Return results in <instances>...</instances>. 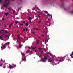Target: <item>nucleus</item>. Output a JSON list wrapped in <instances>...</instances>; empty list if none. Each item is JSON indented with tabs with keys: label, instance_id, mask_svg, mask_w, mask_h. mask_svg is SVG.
<instances>
[{
	"label": "nucleus",
	"instance_id": "40",
	"mask_svg": "<svg viewBox=\"0 0 73 73\" xmlns=\"http://www.w3.org/2000/svg\"><path fill=\"white\" fill-rule=\"evenodd\" d=\"M50 23H49V25H48V26H50Z\"/></svg>",
	"mask_w": 73,
	"mask_h": 73
},
{
	"label": "nucleus",
	"instance_id": "47",
	"mask_svg": "<svg viewBox=\"0 0 73 73\" xmlns=\"http://www.w3.org/2000/svg\"><path fill=\"white\" fill-rule=\"evenodd\" d=\"M23 25V24H20V25Z\"/></svg>",
	"mask_w": 73,
	"mask_h": 73
},
{
	"label": "nucleus",
	"instance_id": "21",
	"mask_svg": "<svg viewBox=\"0 0 73 73\" xmlns=\"http://www.w3.org/2000/svg\"><path fill=\"white\" fill-rule=\"evenodd\" d=\"M39 42H40V41H39L38 40L37 41V44H39Z\"/></svg>",
	"mask_w": 73,
	"mask_h": 73
},
{
	"label": "nucleus",
	"instance_id": "1",
	"mask_svg": "<svg viewBox=\"0 0 73 73\" xmlns=\"http://www.w3.org/2000/svg\"><path fill=\"white\" fill-rule=\"evenodd\" d=\"M10 0H5L3 3V7L6 8L7 6L9 5Z\"/></svg>",
	"mask_w": 73,
	"mask_h": 73
},
{
	"label": "nucleus",
	"instance_id": "31",
	"mask_svg": "<svg viewBox=\"0 0 73 73\" xmlns=\"http://www.w3.org/2000/svg\"><path fill=\"white\" fill-rule=\"evenodd\" d=\"M36 48V47H33L32 49H35V48Z\"/></svg>",
	"mask_w": 73,
	"mask_h": 73
},
{
	"label": "nucleus",
	"instance_id": "45",
	"mask_svg": "<svg viewBox=\"0 0 73 73\" xmlns=\"http://www.w3.org/2000/svg\"><path fill=\"white\" fill-rule=\"evenodd\" d=\"M42 36L43 37H44V36H45V35H42Z\"/></svg>",
	"mask_w": 73,
	"mask_h": 73
},
{
	"label": "nucleus",
	"instance_id": "44",
	"mask_svg": "<svg viewBox=\"0 0 73 73\" xmlns=\"http://www.w3.org/2000/svg\"><path fill=\"white\" fill-rule=\"evenodd\" d=\"M36 9H38V10H39V9L38 7H37Z\"/></svg>",
	"mask_w": 73,
	"mask_h": 73
},
{
	"label": "nucleus",
	"instance_id": "28",
	"mask_svg": "<svg viewBox=\"0 0 73 73\" xmlns=\"http://www.w3.org/2000/svg\"><path fill=\"white\" fill-rule=\"evenodd\" d=\"M6 37H7L8 38V39H9V36L8 35L7 36V35Z\"/></svg>",
	"mask_w": 73,
	"mask_h": 73
},
{
	"label": "nucleus",
	"instance_id": "48",
	"mask_svg": "<svg viewBox=\"0 0 73 73\" xmlns=\"http://www.w3.org/2000/svg\"><path fill=\"white\" fill-rule=\"evenodd\" d=\"M20 37H18V39H20Z\"/></svg>",
	"mask_w": 73,
	"mask_h": 73
},
{
	"label": "nucleus",
	"instance_id": "41",
	"mask_svg": "<svg viewBox=\"0 0 73 73\" xmlns=\"http://www.w3.org/2000/svg\"><path fill=\"white\" fill-rule=\"evenodd\" d=\"M15 13V11H13V13Z\"/></svg>",
	"mask_w": 73,
	"mask_h": 73
},
{
	"label": "nucleus",
	"instance_id": "49",
	"mask_svg": "<svg viewBox=\"0 0 73 73\" xmlns=\"http://www.w3.org/2000/svg\"><path fill=\"white\" fill-rule=\"evenodd\" d=\"M39 49H40V50H41V48H39Z\"/></svg>",
	"mask_w": 73,
	"mask_h": 73
},
{
	"label": "nucleus",
	"instance_id": "7",
	"mask_svg": "<svg viewBox=\"0 0 73 73\" xmlns=\"http://www.w3.org/2000/svg\"><path fill=\"white\" fill-rule=\"evenodd\" d=\"M1 34V36H3V35H4L5 36H7V34H5V33H2Z\"/></svg>",
	"mask_w": 73,
	"mask_h": 73
},
{
	"label": "nucleus",
	"instance_id": "22",
	"mask_svg": "<svg viewBox=\"0 0 73 73\" xmlns=\"http://www.w3.org/2000/svg\"><path fill=\"white\" fill-rule=\"evenodd\" d=\"M48 15L49 16H51V17H52V16L51 15L48 14Z\"/></svg>",
	"mask_w": 73,
	"mask_h": 73
},
{
	"label": "nucleus",
	"instance_id": "26",
	"mask_svg": "<svg viewBox=\"0 0 73 73\" xmlns=\"http://www.w3.org/2000/svg\"><path fill=\"white\" fill-rule=\"evenodd\" d=\"M5 68H6V66H5V65H4L3 66V68H4V69H5Z\"/></svg>",
	"mask_w": 73,
	"mask_h": 73
},
{
	"label": "nucleus",
	"instance_id": "19",
	"mask_svg": "<svg viewBox=\"0 0 73 73\" xmlns=\"http://www.w3.org/2000/svg\"><path fill=\"white\" fill-rule=\"evenodd\" d=\"M9 13H5V15H6V16H7L8 15Z\"/></svg>",
	"mask_w": 73,
	"mask_h": 73
},
{
	"label": "nucleus",
	"instance_id": "24",
	"mask_svg": "<svg viewBox=\"0 0 73 73\" xmlns=\"http://www.w3.org/2000/svg\"><path fill=\"white\" fill-rule=\"evenodd\" d=\"M1 64H0V66H3V63H1Z\"/></svg>",
	"mask_w": 73,
	"mask_h": 73
},
{
	"label": "nucleus",
	"instance_id": "12",
	"mask_svg": "<svg viewBox=\"0 0 73 73\" xmlns=\"http://www.w3.org/2000/svg\"><path fill=\"white\" fill-rule=\"evenodd\" d=\"M22 46H23V45H21L20 44L19 45V48H21L22 47Z\"/></svg>",
	"mask_w": 73,
	"mask_h": 73
},
{
	"label": "nucleus",
	"instance_id": "50",
	"mask_svg": "<svg viewBox=\"0 0 73 73\" xmlns=\"http://www.w3.org/2000/svg\"><path fill=\"white\" fill-rule=\"evenodd\" d=\"M36 29H37V30H40V29H37V28H36Z\"/></svg>",
	"mask_w": 73,
	"mask_h": 73
},
{
	"label": "nucleus",
	"instance_id": "56",
	"mask_svg": "<svg viewBox=\"0 0 73 73\" xmlns=\"http://www.w3.org/2000/svg\"><path fill=\"white\" fill-rule=\"evenodd\" d=\"M30 23H31V20L29 21Z\"/></svg>",
	"mask_w": 73,
	"mask_h": 73
},
{
	"label": "nucleus",
	"instance_id": "34",
	"mask_svg": "<svg viewBox=\"0 0 73 73\" xmlns=\"http://www.w3.org/2000/svg\"><path fill=\"white\" fill-rule=\"evenodd\" d=\"M2 2V0H0V3H1Z\"/></svg>",
	"mask_w": 73,
	"mask_h": 73
},
{
	"label": "nucleus",
	"instance_id": "61",
	"mask_svg": "<svg viewBox=\"0 0 73 73\" xmlns=\"http://www.w3.org/2000/svg\"><path fill=\"white\" fill-rule=\"evenodd\" d=\"M34 30H35V29H35V28H34Z\"/></svg>",
	"mask_w": 73,
	"mask_h": 73
},
{
	"label": "nucleus",
	"instance_id": "3",
	"mask_svg": "<svg viewBox=\"0 0 73 73\" xmlns=\"http://www.w3.org/2000/svg\"><path fill=\"white\" fill-rule=\"evenodd\" d=\"M22 61H26V58H25V54L24 53H22Z\"/></svg>",
	"mask_w": 73,
	"mask_h": 73
},
{
	"label": "nucleus",
	"instance_id": "55",
	"mask_svg": "<svg viewBox=\"0 0 73 73\" xmlns=\"http://www.w3.org/2000/svg\"><path fill=\"white\" fill-rule=\"evenodd\" d=\"M28 29H26V31H28Z\"/></svg>",
	"mask_w": 73,
	"mask_h": 73
},
{
	"label": "nucleus",
	"instance_id": "4",
	"mask_svg": "<svg viewBox=\"0 0 73 73\" xmlns=\"http://www.w3.org/2000/svg\"><path fill=\"white\" fill-rule=\"evenodd\" d=\"M47 59H48V58L45 56L44 57V58H41V61L42 62H46V61L47 60Z\"/></svg>",
	"mask_w": 73,
	"mask_h": 73
},
{
	"label": "nucleus",
	"instance_id": "6",
	"mask_svg": "<svg viewBox=\"0 0 73 73\" xmlns=\"http://www.w3.org/2000/svg\"><path fill=\"white\" fill-rule=\"evenodd\" d=\"M73 52H72L71 54L70 55V56H71V58H73Z\"/></svg>",
	"mask_w": 73,
	"mask_h": 73
},
{
	"label": "nucleus",
	"instance_id": "59",
	"mask_svg": "<svg viewBox=\"0 0 73 73\" xmlns=\"http://www.w3.org/2000/svg\"><path fill=\"white\" fill-rule=\"evenodd\" d=\"M41 52H43V51H41Z\"/></svg>",
	"mask_w": 73,
	"mask_h": 73
},
{
	"label": "nucleus",
	"instance_id": "2",
	"mask_svg": "<svg viewBox=\"0 0 73 73\" xmlns=\"http://www.w3.org/2000/svg\"><path fill=\"white\" fill-rule=\"evenodd\" d=\"M65 3L63 2H62V5L61 6V7H62V8H63L64 10V11H67L68 10V9L66 8V7H65Z\"/></svg>",
	"mask_w": 73,
	"mask_h": 73
},
{
	"label": "nucleus",
	"instance_id": "14",
	"mask_svg": "<svg viewBox=\"0 0 73 73\" xmlns=\"http://www.w3.org/2000/svg\"><path fill=\"white\" fill-rule=\"evenodd\" d=\"M28 23H26L25 25L26 27H28Z\"/></svg>",
	"mask_w": 73,
	"mask_h": 73
},
{
	"label": "nucleus",
	"instance_id": "11",
	"mask_svg": "<svg viewBox=\"0 0 73 73\" xmlns=\"http://www.w3.org/2000/svg\"><path fill=\"white\" fill-rule=\"evenodd\" d=\"M4 32H5V34L7 35V32H8V31H7V30H4Z\"/></svg>",
	"mask_w": 73,
	"mask_h": 73
},
{
	"label": "nucleus",
	"instance_id": "32",
	"mask_svg": "<svg viewBox=\"0 0 73 73\" xmlns=\"http://www.w3.org/2000/svg\"><path fill=\"white\" fill-rule=\"evenodd\" d=\"M28 48L29 49H31V48H30L29 47V46H28Z\"/></svg>",
	"mask_w": 73,
	"mask_h": 73
},
{
	"label": "nucleus",
	"instance_id": "57",
	"mask_svg": "<svg viewBox=\"0 0 73 73\" xmlns=\"http://www.w3.org/2000/svg\"><path fill=\"white\" fill-rule=\"evenodd\" d=\"M35 52H37V51H35Z\"/></svg>",
	"mask_w": 73,
	"mask_h": 73
},
{
	"label": "nucleus",
	"instance_id": "52",
	"mask_svg": "<svg viewBox=\"0 0 73 73\" xmlns=\"http://www.w3.org/2000/svg\"><path fill=\"white\" fill-rule=\"evenodd\" d=\"M32 33H33V34H34V33H35V32H32Z\"/></svg>",
	"mask_w": 73,
	"mask_h": 73
},
{
	"label": "nucleus",
	"instance_id": "29",
	"mask_svg": "<svg viewBox=\"0 0 73 73\" xmlns=\"http://www.w3.org/2000/svg\"><path fill=\"white\" fill-rule=\"evenodd\" d=\"M15 23H16V24H17L18 23V21H16L15 22Z\"/></svg>",
	"mask_w": 73,
	"mask_h": 73
},
{
	"label": "nucleus",
	"instance_id": "60",
	"mask_svg": "<svg viewBox=\"0 0 73 73\" xmlns=\"http://www.w3.org/2000/svg\"><path fill=\"white\" fill-rule=\"evenodd\" d=\"M43 32L44 33H45V31H44Z\"/></svg>",
	"mask_w": 73,
	"mask_h": 73
},
{
	"label": "nucleus",
	"instance_id": "17",
	"mask_svg": "<svg viewBox=\"0 0 73 73\" xmlns=\"http://www.w3.org/2000/svg\"><path fill=\"white\" fill-rule=\"evenodd\" d=\"M2 36H0V39L1 40H3V39H2V38H3V37H2Z\"/></svg>",
	"mask_w": 73,
	"mask_h": 73
},
{
	"label": "nucleus",
	"instance_id": "35",
	"mask_svg": "<svg viewBox=\"0 0 73 73\" xmlns=\"http://www.w3.org/2000/svg\"><path fill=\"white\" fill-rule=\"evenodd\" d=\"M11 25H9V28H11Z\"/></svg>",
	"mask_w": 73,
	"mask_h": 73
},
{
	"label": "nucleus",
	"instance_id": "13",
	"mask_svg": "<svg viewBox=\"0 0 73 73\" xmlns=\"http://www.w3.org/2000/svg\"><path fill=\"white\" fill-rule=\"evenodd\" d=\"M16 65L15 64L13 65V66L12 68H16Z\"/></svg>",
	"mask_w": 73,
	"mask_h": 73
},
{
	"label": "nucleus",
	"instance_id": "36",
	"mask_svg": "<svg viewBox=\"0 0 73 73\" xmlns=\"http://www.w3.org/2000/svg\"><path fill=\"white\" fill-rule=\"evenodd\" d=\"M23 31L24 32H25V29H24Z\"/></svg>",
	"mask_w": 73,
	"mask_h": 73
},
{
	"label": "nucleus",
	"instance_id": "18",
	"mask_svg": "<svg viewBox=\"0 0 73 73\" xmlns=\"http://www.w3.org/2000/svg\"><path fill=\"white\" fill-rule=\"evenodd\" d=\"M29 53V50L27 51L26 52V53Z\"/></svg>",
	"mask_w": 73,
	"mask_h": 73
},
{
	"label": "nucleus",
	"instance_id": "33",
	"mask_svg": "<svg viewBox=\"0 0 73 73\" xmlns=\"http://www.w3.org/2000/svg\"><path fill=\"white\" fill-rule=\"evenodd\" d=\"M1 61L2 62H4V61H3V60H2V59H1Z\"/></svg>",
	"mask_w": 73,
	"mask_h": 73
},
{
	"label": "nucleus",
	"instance_id": "10",
	"mask_svg": "<svg viewBox=\"0 0 73 73\" xmlns=\"http://www.w3.org/2000/svg\"><path fill=\"white\" fill-rule=\"evenodd\" d=\"M12 67H13V66H12L11 65H10V66H9V68L10 69H12L13 68Z\"/></svg>",
	"mask_w": 73,
	"mask_h": 73
},
{
	"label": "nucleus",
	"instance_id": "5",
	"mask_svg": "<svg viewBox=\"0 0 73 73\" xmlns=\"http://www.w3.org/2000/svg\"><path fill=\"white\" fill-rule=\"evenodd\" d=\"M6 48V46L4 45H3L1 47V48H3V49H5Z\"/></svg>",
	"mask_w": 73,
	"mask_h": 73
},
{
	"label": "nucleus",
	"instance_id": "43",
	"mask_svg": "<svg viewBox=\"0 0 73 73\" xmlns=\"http://www.w3.org/2000/svg\"><path fill=\"white\" fill-rule=\"evenodd\" d=\"M2 20H4V18H2Z\"/></svg>",
	"mask_w": 73,
	"mask_h": 73
},
{
	"label": "nucleus",
	"instance_id": "25",
	"mask_svg": "<svg viewBox=\"0 0 73 73\" xmlns=\"http://www.w3.org/2000/svg\"><path fill=\"white\" fill-rule=\"evenodd\" d=\"M68 9H70V6H69L68 7Z\"/></svg>",
	"mask_w": 73,
	"mask_h": 73
},
{
	"label": "nucleus",
	"instance_id": "63",
	"mask_svg": "<svg viewBox=\"0 0 73 73\" xmlns=\"http://www.w3.org/2000/svg\"><path fill=\"white\" fill-rule=\"evenodd\" d=\"M20 1H21V0H20Z\"/></svg>",
	"mask_w": 73,
	"mask_h": 73
},
{
	"label": "nucleus",
	"instance_id": "23",
	"mask_svg": "<svg viewBox=\"0 0 73 73\" xmlns=\"http://www.w3.org/2000/svg\"><path fill=\"white\" fill-rule=\"evenodd\" d=\"M44 12L45 13H48V11H44Z\"/></svg>",
	"mask_w": 73,
	"mask_h": 73
},
{
	"label": "nucleus",
	"instance_id": "16",
	"mask_svg": "<svg viewBox=\"0 0 73 73\" xmlns=\"http://www.w3.org/2000/svg\"><path fill=\"white\" fill-rule=\"evenodd\" d=\"M70 13L71 14V15H73V9L72 10V11H71Z\"/></svg>",
	"mask_w": 73,
	"mask_h": 73
},
{
	"label": "nucleus",
	"instance_id": "46",
	"mask_svg": "<svg viewBox=\"0 0 73 73\" xmlns=\"http://www.w3.org/2000/svg\"><path fill=\"white\" fill-rule=\"evenodd\" d=\"M23 23H25V21H23Z\"/></svg>",
	"mask_w": 73,
	"mask_h": 73
},
{
	"label": "nucleus",
	"instance_id": "9",
	"mask_svg": "<svg viewBox=\"0 0 73 73\" xmlns=\"http://www.w3.org/2000/svg\"><path fill=\"white\" fill-rule=\"evenodd\" d=\"M64 60L63 59V58H62L60 59V62H62L63 61H64Z\"/></svg>",
	"mask_w": 73,
	"mask_h": 73
},
{
	"label": "nucleus",
	"instance_id": "37",
	"mask_svg": "<svg viewBox=\"0 0 73 73\" xmlns=\"http://www.w3.org/2000/svg\"><path fill=\"white\" fill-rule=\"evenodd\" d=\"M48 40H45V41H46V42H48Z\"/></svg>",
	"mask_w": 73,
	"mask_h": 73
},
{
	"label": "nucleus",
	"instance_id": "64",
	"mask_svg": "<svg viewBox=\"0 0 73 73\" xmlns=\"http://www.w3.org/2000/svg\"><path fill=\"white\" fill-rule=\"evenodd\" d=\"M47 25H48V24H46Z\"/></svg>",
	"mask_w": 73,
	"mask_h": 73
},
{
	"label": "nucleus",
	"instance_id": "62",
	"mask_svg": "<svg viewBox=\"0 0 73 73\" xmlns=\"http://www.w3.org/2000/svg\"><path fill=\"white\" fill-rule=\"evenodd\" d=\"M49 22V21H47V23H48Z\"/></svg>",
	"mask_w": 73,
	"mask_h": 73
},
{
	"label": "nucleus",
	"instance_id": "27",
	"mask_svg": "<svg viewBox=\"0 0 73 73\" xmlns=\"http://www.w3.org/2000/svg\"><path fill=\"white\" fill-rule=\"evenodd\" d=\"M41 20H40L39 21V22L38 23V24H40V23H41Z\"/></svg>",
	"mask_w": 73,
	"mask_h": 73
},
{
	"label": "nucleus",
	"instance_id": "8",
	"mask_svg": "<svg viewBox=\"0 0 73 73\" xmlns=\"http://www.w3.org/2000/svg\"><path fill=\"white\" fill-rule=\"evenodd\" d=\"M3 31H4L3 29H2L1 31H0V34H1L2 33H3Z\"/></svg>",
	"mask_w": 73,
	"mask_h": 73
},
{
	"label": "nucleus",
	"instance_id": "54",
	"mask_svg": "<svg viewBox=\"0 0 73 73\" xmlns=\"http://www.w3.org/2000/svg\"><path fill=\"white\" fill-rule=\"evenodd\" d=\"M29 28H30V27H31V26L30 25H29Z\"/></svg>",
	"mask_w": 73,
	"mask_h": 73
},
{
	"label": "nucleus",
	"instance_id": "30",
	"mask_svg": "<svg viewBox=\"0 0 73 73\" xmlns=\"http://www.w3.org/2000/svg\"><path fill=\"white\" fill-rule=\"evenodd\" d=\"M10 44V43H9V42H7V43H6V44Z\"/></svg>",
	"mask_w": 73,
	"mask_h": 73
},
{
	"label": "nucleus",
	"instance_id": "15",
	"mask_svg": "<svg viewBox=\"0 0 73 73\" xmlns=\"http://www.w3.org/2000/svg\"><path fill=\"white\" fill-rule=\"evenodd\" d=\"M52 60H51V59H49L48 62H52Z\"/></svg>",
	"mask_w": 73,
	"mask_h": 73
},
{
	"label": "nucleus",
	"instance_id": "53",
	"mask_svg": "<svg viewBox=\"0 0 73 73\" xmlns=\"http://www.w3.org/2000/svg\"><path fill=\"white\" fill-rule=\"evenodd\" d=\"M4 27H7V26L6 25H5Z\"/></svg>",
	"mask_w": 73,
	"mask_h": 73
},
{
	"label": "nucleus",
	"instance_id": "20",
	"mask_svg": "<svg viewBox=\"0 0 73 73\" xmlns=\"http://www.w3.org/2000/svg\"><path fill=\"white\" fill-rule=\"evenodd\" d=\"M29 20H32V18L31 17H29Z\"/></svg>",
	"mask_w": 73,
	"mask_h": 73
},
{
	"label": "nucleus",
	"instance_id": "39",
	"mask_svg": "<svg viewBox=\"0 0 73 73\" xmlns=\"http://www.w3.org/2000/svg\"><path fill=\"white\" fill-rule=\"evenodd\" d=\"M12 25H13L12 23H11V24L10 25L11 26H12Z\"/></svg>",
	"mask_w": 73,
	"mask_h": 73
},
{
	"label": "nucleus",
	"instance_id": "42",
	"mask_svg": "<svg viewBox=\"0 0 73 73\" xmlns=\"http://www.w3.org/2000/svg\"><path fill=\"white\" fill-rule=\"evenodd\" d=\"M45 33L46 35H47V32H45Z\"/></svg>",
	"mask_w": 73,
	"mask_h": 73
},
{
	"label": "nucleus",
	"instance_id": "38",
	"mask_svg": "<svg viewBox=\"0 0 73 73\" xmlns=\"http://www.w3.org/2000/svg\"><path fill=\"white\" fill-rule=\"evenodd\" d=\"M38 17H39V18H40V17H41V16H40V15H38Z\"/></svg>",
	"mask_w": 73,
	"mask_h": 73
},
{
	"label": "nucleus",
	"instance_id": "58",
	"mask_svg": "<svg viewBox=\"0 0 73 73\" xmlns=\"http://www.w3.org/2000/svg\"><path fill=\"white\" fill-rule=\"evenodd\" d=\"M18 37H20V35H18Z\"/></svg>",
	"mask_w": 73,
	"mask_h": 73
},
{
	"label": "nucleus",
	"instance_id": "51",
	"mask_svg": "<svg viewBox=\"0 0 73 73\" xmlns=\"http://www.w3.org/2000/svg\"><path fill=\"white\" fill-rule=\"evenodd\" d=\"M18 10H20V8H18Z\"/></svg>",
	"mask_w": 73,
	"mask_h": 73
}]
</instances>
